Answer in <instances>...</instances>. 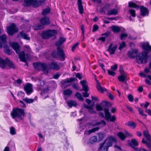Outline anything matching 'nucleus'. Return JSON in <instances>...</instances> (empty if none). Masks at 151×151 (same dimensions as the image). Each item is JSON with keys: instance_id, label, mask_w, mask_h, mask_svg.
Here are the masks:
<instances>
[{"instance_id": "nucleus-1", "label": "nucleus", "mask_w": 151, "mask_h": 151, "mask_svg": "<svg viewBox=\"0 0 151 151\" xmlns=\"http://www.w3.org/2000/svg\"><path fill=\"white\" fill-rule=\"evenodd\" d=\"M108 102L106 101H104L101 103L100 104H97L96 106V108L97 111H102L104 109V111L105 115L102 112H100L99 115L105 118L107 121H110L111 122H114L116 119L114 116H111V114L109 112V109L106 108H104L107 106Z\"/></svg>"}, {"instance_id": "nucleus-2", "label": "nucleus", "mask_w": 151, "mask_h": 151, "mask_svg": "<svg viewBox=\"0 0 151 151\" xmlns=\"http://www.w3.org/2000/svg\"><path fill=\"white\" fill-rule=\"evenodd\" d=\"M142 47L146 51H143L137 55V62L139 64L146 63L147 62L148 52L151 51V46L149 45L148 42L143 43L142 45Z\"/></svg>"}, {"instance_id": "nucleus-3", "label": "nucleus", "mask_w": 151, "mask_h": 151, "mask_svg": "<svg viewBox=\"0 0 151 151\" xmlns=\"http://www.w3.org/2000/svg\"><path fill=\"white\" fill-rule=\"evenodd\" d=\"M116 142V140L113 137H109L103 142L100 144L99 150L101 151H108L109 148L112 145V143Z\"/></svg>"}, {"instance_id": "nucleus-4", "label": "nucleus", "mask_w": 151, "mask_h": 151, "mask_svg": "<svg viewBox=\"0 0 151 151\" xmlns=\"http://www.w3.org/2000/svg\"><path fill=\"white\" fill-rule=\"evenodd\" d=\"M10 45L15 50L16 52L18 54L19 58L22 62H25L28 58V55H25L24 52H20V47L17 43L16 42H10Z\"/></svg>"}, {"instance_id": "nucleus-5", "label": "nucleus", "mask_w": 151, "mask_h": 151, "mask_svg": "<svg viewBox=\"0 0 151 151\" xmlns=\"http://www.w3.org/2000/svg\"><path fill=\"white\" fill-rule=\"evenodd\" d=\"M12 118L17 122L22 120L24 116V111L23 109L20 108L13 109L11 113Z\"/></svg>"}, {"instance_id": "nucleus-6", "label": "nucleus", "mask_w": 151, "mask_h": 151, "mask_svg": "<svg viewBox=\"0 0 151 151\" xmlns=\"http://www.w3.org/2000/svg\"><path fill=\"white\" fill-rule=\"evenodd\" d=\"M45 0H24V5L28 6H32L37 7L41 6L45 2Z\"/></svg>"}, {"instance_id": "nucleus-7", "label": "nucleus", "mask_w": 151, "mask_h": 151, "mask_svg": "<svg viewBox=\"0 0 151 151\" xmlns=\"http://www.w3.org/2000/svg\"><path fill=\"white\" fill-rule=\"evenodd\" d=\"M52 55L54 58H59L62 61L65 60V54L63 50L60 47H58L57 48V52L53 51Z\"/></svg>"}, {"instance_id": "nucleus-8", "label": "nucleus", "mask_w": 151, "mask_h": 151, "mask_svg": "<svg viewBox=\"0 0 151 151\" xmlns=\"http://www.w3.org/2000/svg\"><path fill=\"white\" fill-rule=\"evenodd\" d=\"M7 65L12 68H15V66L13 62L9 59L7 58L4 60L0 58V67L3 69L5 68Z\"/></svg>"}, {"instance_id": "nucleus-9", "label": "nucleus", "mask_w": 151, "mask_h": 151, "mask_svg": "<svg viewBox=\"0 0 151 151\" xmlns=\"http://www.w3.org/2000/svg\"><path fill=\"white\" fill-rule=\"evenodd\" d=\"M33 65L35 70H41L45 73H47V65L46 64L38 62L34 63Z\"/></svg>"}, {"instance_id": "nucleus-10", "label": "nucleus", "mask_w": 151, "mask_h": 151, "mask_svg": "<svg viewBox=\"0 0 151 151\" xmlns=\"http://www.w3.org/2000/svg\"><path fill=\"white\" fill-rule=\"evenodd\" d=\"M57 31L56 30H48L43 31L42 34V37L44 39H47L52 36H55L57 34Z\"/></svg>"}, {"instance_id": "nucleus-11", "label": "nucleus", "mask_w": 151, "mask_h": 151, "mask_svg": "<svg viewBox=\"0 0 151 151\" xmlns=\"http://www.w3.org/2000/svg\"><path fill=\"white\" fill-rule=\"evenodd\" d=\"M39 83L40 84L39 86L40 89L41 91V94L43 95L44 93H48L49 91L48 87L45 85L44 81L42 80H39Z\"/></svg>"}, {"instance_id": "nucleus-12", "label": "nucleus", "mask_w": 151, "mask_h": 151, "mask_svg": "<svg viewBox=\"0 0 151 151\" xmlns=\"http://www.w3.org/2000/svg\"><path fill=\"white\" fill-rule=\"evenodd\" d=\"M80 83L82 86L83 90L85 91L83 93V96L85 97H88L89 94L87 92L89 90V88L87 86V81L85 80H82L80 81Z\"/></svg>"}, {"instance_id": "nucleus-13", "label": "nucleus", "mask_w": 151, "mask_h": 151, "mask_svg": "<svg viewBox=\"0 0 151 151\" xmlns=\"http://www.w3.org/2000/svg\"><path fill=\"white\" fill-rule=\"evenodd\" d=\"M7 32L10 35H12L14 33L18 31V29L16 27L15 24L13 23L10 26L7 28Z\"/></svg>"}, {"instance_id": "nucleus-14", "label": "nucleus", "mask_w": 151, "mask_h": 151, "mask_svg": "<svg viewBox=\"0 0 151 151\" xmlns=\"http://www.w3.org/2000/svg\"><path fill=\"white\" fill-rule=\"evenodd\" d=\"M47 72L49 69H52L55 70H57L59 69L60 67L58 64L54 62H52L49 64L48 65H47Z\"/></svg>"}, {"instance_id": "nucleus-15", "label": "nucleus", "mask_w": 151, "mask_h": 151, "mask_svg": "<svg viewBox=\"0 0 151 151\" xmlns=\"http://www.w3.org/2000/svg\"><path fill=\"white\" fill-rule=\"evenodd\" d=\"M24 88L26 93L28 95H29L33 92L32 86L29 83L26 84L24 86Z\"/></svg>"}, {"instance_id": "nucleus-16", "label": "nucleus", "mask_w": 151, "mask_h": 151, "mask_svg": "<svg viewBox=\"0 0 151 151\" xmlns=\"http://www.w3.org/2000/svg\"><path fill=\"white\" fill-rule=\"evenodd\" d=\"M125 134L123 132H119L118 133L117 136L122 140H124L125 139L126 137L129 136L132 137L133 136V134L127 132H125Z\"/></svg>"}, {"instance_id": "nucleus-17", "label": "nucleus", "mask_w": 151, "mask_h": 151, "mask_svg": "<svg viewBox=\"0 0 151 151\" xmlns=\"http://www.w3.org/2000/svg\"><path fill=\"white\" fill-rule=\"evenodd\" d=\"M117 48V45H113V44L111 43L107 51H109L111 55H113L114 53Z\"/></svg>"}, {"instance_id": "nucleus-18", "label": "nucleus", "mask_w": 151, "mask_h": 151, "mask_svg": "<svg viewBox=\"0 0 151 151\" xmlns=\"http://www.w3.org/2000/svg\"><path fill=\"white\" fill-rule=\"evenodd\" d=\"M138 51L136 49H132L128 52V56L130 58H134L137 57Z\"/></svg>"}, {"instance_id": "nucleus-19", "label": "nucleus", "mask_w": 151, "mask_h": 151, "mask_svg": "<svg viewBox=\"0 0 151 151\" xmlns=\"http://www.w3.org/2000/svg\"><path fill=\"white\" fill-rule=\"evenodd\" d=\"M41 24L43 25H47L50 23V20L47 17H44L42 18L40 20Z\"/></svg>"}, {"instance_id": "nucleus-20", "label": "nucleus", "mask_w": 151, "mask_h": 151, "mask_svg": "<svg viewBox=\"0 0 151 151\" xmlns=\"http://www.w3.org/2000/svg\"><path fill=\"white\" fill-rule=\"evenodd\" d=\"M143 136L146 138L147 140L149 141H151V136L149 134V132L147 129L143 131Z\"/></svg>"}, {"instance_id": "nucleus-21", "label": "nucleus", "mask_w": 151, "mask_h": 151, "mask_svg": "<svg viewBox=\"0 0 151 151\" xmlns=\"http://www.w3.org/2000/svg\"><path fill=\"white\" fill-rule=\"evenodd\" d=\"M106 122L104 120H101L99 122H96V120L93 121L92 123L91 124V125L93 126H95L99 125H102L103 126H105L106 125Z\"/></svg>"}, {"instance_id": "nucleus-22", "label": "nucleus", "mask_w": 151, "mask_h": 151, "mask_svg": "<svg viewBox=\"0 0 151 151\" xmlns=\"http://www.w3.org/2000/svg\"><path fill=\"white\" fill-rule=\"evenodd\" d=\"M141 14L143 17L148 15L149 12L147 9L143 6L140 7Z\"/></svg>"}, {"instance_id": "nucleus-23", "label": "nucleus", "mask_w": 151, "mask_h": 151, "mask_svg": "<svg viewBox=\"0 0 151 151\" xmlns=\"http://www.w3.org/2000/svg\"><path fill=\"white\" fill-rule=\"evenodd\" d=\"M118 79L119 81L121 82L126 81L127 79L126 73L121 74V75L118 77Z\"/></svg>"}, {"instance_id": "nucleus-24", "label": "nucleus", "mask_w": 151, "mask_h": 151, "mask_svg": "<svg viewBox=\"0 0 151 151\" xmlns=\"http://www.w3.org/2000/svg\"><path fill=\"white\" fill-rule=\"evenodd\" d=\"M18 36L19 37H22L26 40H29L30 37L28 36V35L24 33L23 32H22L18 34Z\"/></svg>"}, {"instance_id": "nucleus-25", "label": "nucleus", "mask_w": 151, "mask_h": 151, "mask_svg": "<svg viewBox=\"0 0 151 151\" xmlns=\"http://www.w3.org/2000/svg\"><path fill=\"white\" fill-rule=\"evenodd\" d=\"M77 4L79 13L80 14H82L83 12V9L82 4L81 0H78Z\"/></svg>"}, {"instance_id": "nucleus-26", "label": "nucleus", "mask_w": 151, "mask_h": 151, "mask_svg": "<svg viewBox=\"0 0 151 151\" xmlns=\"http://www.w3.org/2000/svg\"><path fill=\"white\" fill-rule=\"evenodd\" d=\"M118 10L116 9H112L108 11L107 14L108 15H116L118 13Z\"/></svg>"}, {"instance_id": "nucleus-27", "label": "nucleus", "mask_w": 151, "mask_h": 151, "mask_svg": "<svg viewBox=\"0 0 151 151\" xmlns=\"http://www.w3.org/2000/svg\"><path fill=\"white\" fill-rule=\"evenodd\" d=\"M142 142L145 144L146 147L149 149V150L151 151V141L147 142L145 140V138H143L142 140Z\"/></svg>"}, {"instance_id": "nucleus-28", "label": "nucleus", "mask_w": 151, "mask_h": 151, "mask_svg": "<svg viewBox=\"0 0 151 151\" xmlns=\"http://www.w3.org/2000/svg\"><path fill=\"white\" fill-rule=\"evenodd\" d=\"M109 35V32H106L104 34H102L101 35L102 36H104L105 35V37H100V38H98V40H100L102 42H104L106 40V38Z\"/></svg>"}, {"instance_id": "nucleus-29", "label": "nucleus", "mask_w": 151, "mask_h": 151, "mask_svg": "<svg viewBox=\"0 0 151 151\" xmlns=\"http://www.w3.org/2000/svg\"><path fill=\"white\" fill-rule=\"evenodd\" d=\"M99 129V128L98 127L94 128L91 130L86 131L85 132V134H89L92 132H94L96 131H98Z\"/></svg>"}, {"instance_id": "nucleus-30", "label": "nucleus", "mask_w": 151, "mask_h": 151, "mask_svg": "<svg viewBox=\"0 0 151 151\" xmlns=\"http://www.w3.org/2000/svg\"><path fill=\"white\" fill-rule=\"evenodd\" d=\"M67 103L70 107H71L73 106H76L77 105L76 102L73 100L68 101Z\"/></svg>"}, {"instance_id": "nucleus-31", "label": "nucleus", "mask_w": 151, "mask_h": 151, "mask_svg": "<svg viewBox=\"0 0 151 151\" xmlns=\"http://www.w3.org/2000/svg\"><path fill=\"white\" fill-rule=\"evenodd\" d=\"M125 125L130 127L132 129L134 128L136 126V124L134 122L132 121H129L125 123Z\"/></svg>"}, {"instance_id": "nucleus-32", "label": "nucleus", "mask_w": 151, "mask_h": 151, "mask_svg": "<svg viewBox=\"0 0 151 151\" xmlns=\"http://www.w3.org/2000/svg\"><path fill=\"white\" fill-rule=\"evenodd\" d=\"M65 40V38L60 37L58 40L56 42L55 44L57 46L61 45Z\"/></svg>"}, {"instance_id": "nucleus-33", "label": "nucleus", "mask_w": 151, "mask_h": 151, "mask_svg": "<svg viewBox=\"0 0 151 151\" xmlns=\"http://www.w3.org/2000/svg\"><path fill=\"white\" fill-rule=\"evenodd\" d=\"M84 107L88 110L89 112L90 113H96V112L93 110V106L91 105L90 106H85Z\"/></svg>"}, {"instance_id": "nucleus-34", "label": "nucleus", "mask_w": 151, "mask_h": 151, "mask_svg": "<svg viewBox=\"0 0 151 151\" xmlns=\"http://www.w3.org/2000/svg\"><path fill=\"white\" fill-rule=\"evenodd\" d=\"M97 140V137L95 136H94L91 137L89 140L88 143L93 144Z\"/></svg>"}, {"instance_id": "nucleus-35", "label": "nucleus", "mask_w": 151, "mask_h": 151, "mask_svg": "<svg viewBox=\"0 0 151 151\" xmlns=\"http://www.w3.org/2000/svg\"><path fill=\"white\" fill-rule=\"evenodd\" d=\"M72 91L69 89H67L63 91V93L65 96H70L72 93Z\"/></svg>"}, {"instance_id": "nucleus-36", "label": "nucleus", "mask_w": 151, "mask_h": 151, "mask_svg": "<svg viewBox=\"0 0 151 151\" xmlns=\"http://www.w3.org/2000/svg\"><path fill=\"white\" fill-rule=\"evenodd\" d=\"M111 29L114 32H118L120 30V28L119 27L115 26H112Z\"/></svg>"}, {"instance_id": "nucleus-37", "label": "nucleus", "mask_w": 151, "mask_h": 151, "mask_svg": "<svg viewBox=\"0 0 151 151\" xmlns=\"http://www.w3.org/2000/svg\"><path fill=\"white\" fill-rule=\"evenodd\" d=\"M74 80V79L72 78H70L69 79H67L63 83V85H66L67 86H68L69 85V84L67 85V84H68L73 81Z\"/></svg>"}, {"instance_id": "nucleus-38", "label": "nucleus", "mask_w": 151, "mask_h": 151, "mask_svg": "<svg viewBox=\"0 0 151 151\" xmlns=\"http://www.w3.org/2000/svg\"><path fill=\"white\" fill-rule=\"evenodd\" d=\"M10 133L12 135H15L16 134V131L15 128L11 127L10 128Z\"/></svg>"}, {"instance_id": "nucleus-39", "label": "nucleus", "mask_w": 151, "mask_h": 151, "mask_svg": "<svg viewBox=\"0 0 151 151\" xmlns=\"http://www.w3.org/2000/svg\"><path fill=\"white\" fill-rule=\"evenodd\" d=\"M97 88L98 90L101 92L103 93L104 91H106V89L105 88L103 89L100 85L99 83H98L97 85Z\"/></svg>"}, {"instance_id": "nucleus-40", "label": "nucleus", "mask_w": 151, "mask_h": 151, "mask_svg": "<svg viewBox=\"0 0 151 151\" xmlns=\"http://www.w3.org/2000/svg\"><path fill=\"white\" fill-rule=\"evenodd\" d=\"M23 100L27 103L30 104L32 103L34 101V99H29L28 98H25L23 99Z\"/></svg>"}, {"instance_id": "nucleus-41", "label": "nucleus", "mask_w": 151, "mask_h": 151, "mask_svg": "<svg viewBox=\"0 0 151 151\" xmlns=\"http://www.w3.org/2000/svg\"><path fill=\"white\" fill-rule=\"evenodd\" d=\"M129 6L130 7H133L135 8H138V6L135 3L132 2H129Z\"/></svg>"}, {"instance_id": "nucleus-42", "label": "nucleus", "mask_w": 151, "mask_h": 151, "mask_svg": "<svg viewBox=\"0 0 151 151\" xmlns=\"http://www.w3.org/2000/svg\"><path fill=\"white\" fill-rule=\"evenodd\" d=\"M137 108L138 109L139 114L142 116L145 117L147 115L144 113L143 110L139 108Z\"/></svg>"}, {"instance_id": "nucleus-43", "label": "nucleus", "mask_w": 151, "mask_h": 151, "mask_svg": "<svg viewBox=\"0 0 151 151\" xmlns=\"http://www.w3.org/2000/svg\"><path fill=\"white\" fill-rule=\"evenodd\" d=\"M50 11V9L49 8H47L43 10L42 12V14L43 15H46Z\"/></svg>"}, {"instance_id": "nucleus-44", "label": "nucleus", "mask_w": 151, "mask_h": 151, "mask_svg": "<svg viewBox=\"0 0 151 151\" xmlns=\"http://www.w3.org/2000/svg\"><path fill=\"white\" fill-rule=\"evenodd\" d=\"M131 144L133 146H137L138 145V142L136 140L133 139L131 141Z\"/></svg>"}, {"instance_id": "nucleus-45", "label": "nucleus", "mask_w": 151, "mask_h": 151, "mask_svg": "<svg viewBox=\"0 0 151 151\" xmlns=\"http://www.w3.org/2000/svg\"><path fill=\"white\" fill-rule=\"evenodd\" d=\"M80 100L83 101V98L82 97L81 95L78 92H77L75 95Z\"/></svg>"}, {"instance_id": "nucleus-46", "label": "nucleus", "mask_w": 151, "mask_h": 151, "mask_svg": "<svg viewBox=\"0 0 151 151\" xmlns=\"http://www.w3.org/2000/svg\"><path fill=\"white\" fill-rule=\"evenodd\" d=\"M129 12L131 15L132 16L134 17L136 16L135 11L133 9H131L129 10Z\"/></svg>"}, {"instance_id": "nucleus-47", "label": "nucleus", "mask_w": 151, "mask_h": 151, "mask_svg": "<svg viewBox=\"0 0 151 151\" xmlns=\"http://www.w3.org/2000/svg\"><path fill=\"white\" fill-rule=\"evenodd\" d=\"M126 46V44L124 41H123L120 45V46L119 48V49L121 50L124 47Z\"/></svg>"}, {"instance_id": "nucleus-48", "label": "nucleus", "mask_w": 151, "mask_h": 151, "mask_svg": "<svg viewBox=\"0 0 151 151\" xmlns=\"http://www.w3.org/2000/svg\"><path fill=\"white\" fill-rule=\"evenodd\" d=\"M108 73L109 75L112 76H114L116 74L114 72V71H113L111 70H108Z\"/></svg>"}, {"instance_id": "nucleus-49", "label": "nucleus", "mask_w": 151, "mask_h": 151, "mask_svg": "<svg viewBox=\"0 0 151 151\" xmlns=\"http://www.w3.org/2000/svg\"><path fill=\"white\" fill-rule=\"evenodd\" d=\"M98 137L99 139V140L101 141L102 140L104 137V134L101 133L98 134Z\"/></svg>"}, {"instance_id": "nucleus-50", "label": "nucleus", "mask_w": 151, "mask_h": 151, "mask_svg": "<svg viewBox=\"0 0 151 151\" xmlns=\"http://www.w3.org/2000/svg\"><path fill=\"white\" fill-rule=\"evenodd\" d=\"M6 38V36L5 35H3L0 36V40L4 42L5 41Z\"/></svg>"}, {"instance_id": "nucleus-51", "label": "nucleus", "mask_w": 151, "mask_h": 151, "mask_svg": "<svg viewBox=\"0 0 151 151\" xmlns=\"http://www.w3.org/2000/svg\"><path fill=\"white\" fill-rule=\"evenodd\" d=\"M127 36L126 33H123L121 35V39L122 40L124 39Z\"/></svg>"}, {"instance_id": "nucleus-52", "label": "nucleus", "mask_w": 151, "mask_h": 151, "mask_svg": "<svg viewBox=\"0 0 151 151\" xmlns=\"http://www.w3.org/2000/svg\"><path fill=\"white\" fill-rule=\"evenodd\" d=\"M111 70L113 71L116 70L117 68V65L116 64L111 67Z\"/></svg>"}, {"instance_id": "nucleus-53", "label": "nucleus", "mask_w": 151, "mask_h": 151, "mask_svg": "<svg viewBox=\"0 0 151 151\" xmlns=\"http://www.w3.org/2000/svg\"><path fill=\"white\" fill-rule=\"evenodd\" d=\"M128 98L129 101L132 102L133 101V97L132 95L129 94L128 96Z\"/></svg>"}, {"instance_id": "nucleus-54", "label": "nucleus", "mask_w": 151, "mask_h": 151, "mask_svg": "<svg viewBox=\"0 0 151 151\" xmlns=\"http://www.w3.org/2000/svg\"><path fill=\"white\" fill-rule=\"evenodd\" d=\"M81 29L82 31V36L84 37V26L83 25H82L81 26Z\"/></svg>"}, {"instance_id": "nucleus-55", "label": "nucleus", "mask_w": 151, "mask_h": 151, "mask_svg": "<svg viewBox=\"0 0 151 151\" xmlns=\"http://www.w3.org/2000/svg\"><path fill=\"white\" fill-rule=\"evenodd\" d=\"M99 28L98 26L97 25L95 24L93 26V31L94 32L97 30Z\"/></svg>"}, {"instance_id": "nucleus-56", "label": "nucleus", "mask_w": 151, "mask_h": 151, "mask_svg": "<svg viewBox=\"0 0 151 151\" xmlns=\"http://www.w3.org/2000/svg\"><path fill=\"white\" fill-rule=\"evenodd\" d=\"M4 51L8 55H10L11 53V51L8 48H5L4 49Z\"/></svg>"}, {"instance_id": "nucleus-57", "label": "nucleus", "mask_w": 151, "mask_h": 151, "mask_svg": "<svg viewBox=\"0 0 151 151\" xmlns=\"http://www.w3.org/2000/svg\"><path fill=\"white\" fill-rule=\"evenodd\" d=\"M79 43L78 42L75 43L72 47V51H74L76 47L78 45Z\"/></svg>"}, {"instance_id": "nucleus-58", "label": "nucleus", "mask_w": 151, "mask_h": 151, "mask_svg": "<svg viewBox=\"0 0 151 151\" xmlns=\"http://www.w3.org/2000/svg\"><path fill=\"white\" fill-rule=\"evenodd\" d=\"M30 49L28 46H25L24 47V50L29 52L30 51Z\"/></svg>"}, {"instance_id": "nucleus-59", "label": "nucleus", "mask_w": 151, "mask_h": 151, "mask_svg": "<svg viewBox=\"0 0 151 151\" xmlns=\"http://www.w3.org/2000/svg\"><path fill=\"white\" fill-rule=\"evenodd\" d=\"M76 76L77 78H78L80 80L82 78L81 75L79 73L76 74Z\"/></svg>"}, {"instance_id": "nucleus-60", "label": "nucleus", "mask_w": 151, "mask_h": 151, "mask_svg": "<svg viewBox=\"0 0 151 151\" xmlns=\"http://www.w3.org/2000/svg\"><path fill=\"white\" fill-rule=\"evenodd\" d=\"M119 71H120L121 74L126 73L124 71L123 67L122 66H121L120 67V69H119Z\"/></svg>"}, {"instance_id": "nucleus-61", "label": "nucleus", "mask_w": 151, "mask_h": 151, "mask_svg": "<svg viewBox=\"0 0 151 151\" xmlns=\"http://www.w3.org/2000/svg\"><path fill=\"white\" fill-rule=\"evenodd\" d=\"M127 108L132 113H134V111L132 109V108L130 106H127Z\"/></svg>"}, {"instance_id": "nucleus-62", "label": "nucleus", "mask_w": 151, "mask_h": 151, "mask_svg": "<svg viewBox=\"0 0 151 151\" xmlns=\"http://www.w3.org/2000/svg\"><path fill=\"white\" fill-rule=\"evenodd\" d=\"M60 76V74L58 73H56L53 75V78L55 79H57Z\"/></svg>"}, {"instance_id": "nucleus-63", "label": "nucleus", "mask_w": 151, "mask_h": 151, "mask_svg": "<svg viewBox=\"0 0 151 151\" xmlns=\"http://www.w3.org/2000/svg\"><path fill=\"white\" fill-rule=\"evenodd\" d=\"M108 96L109 98L111 100H113L114 99V97L110 93H108Z\"/></svg>"}, {"instance_id": "nucleus-64", "label": "nucleus", "mask_w": 151, "mask_h": 151, "mask_svg": "<svg viewBox=\"0 0 151 151\" xmlns=\"http://www.w3.org/2000/svg\"><path fill=\"white\" fill-rule=\"evenodd\" d=\"M140 75L142 77H147V76L145 73H139Z\"/></svg>"}]
</instances>
